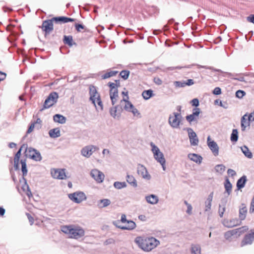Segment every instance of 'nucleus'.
I'll return each mask as SVG.
<instances>
[{
	"instance_id": "4d7b16f0",
	"label": "nucleus",
	"mask_w": 254,
	"mask_h": 254,
	"mask_svg": "<svg viewBox=\"0 0 254 254\" xmlns=\"http://www.w3.org/2000/svg\"><path fill=\"white\" fill-rule=\"evenodd\" d=\"M26 216L28 219V220L30 222L31 225H33L34 222V220L33 217L28 213H26Z\"/></svg>"
},
{
	"instance_id": "7c9ffc66",
	"label": "nucleus",
	"mask_w": 254,
	"mask_h": 254,
	"mask_svg": "<svg viewBox=\"0 0 254 254\" xmlns=\"http://www.w3.org/2000/svg\"><path fill=\"white\" fill-rule=\"evenodd\" d=\"M63 42L64 44L67 45L69 47H71L73 45L76 44L75 42H73L72 36L70 35L64 36Z\"/></svg>"
},
{
	"instance_id": "393cba45",
	"label": "nucleus",
	"mask_w": 254,
	"mask_h": 254,
	"mask_svg": "<svg viewBox=\"0 0 254 254\" xmlns=\"http://www.w3.org/2000/svg\"><path fill=\"white\" fill-rule=\"evenodd\" d=\"M146 201L151 204H156L158 202L159 199L157 195L150 194L145 196Z\"/></svg>"
},
{
	"instance_id": "f257e3e1",
	"label": "nucleus",
	"mask_w": 254,
	"mask_h": 254,
	"mask_svg": "<svg viewBox=\"0 0 254 254\" xmlns=\"http://www.w3.org/2000/svg\"><path fill=\"white\" fill-rule=\"evenodd\" d=\"M134 242L140 249L145 252L151 251L160 244L159 241L154 237H137Z\"/></svg>"
},
{
	"instance_id": "9d476101",
	"label": "nucleus",
	"mask_w": 254,
	"mask_h": 254,
	"mask_svg": "<svg viewBox=\"0 0 254 254\" xmlns=\"http://www.w3.org/2000/svg\"><path fill=\"white\" fill-rule=\"evenodd\" d=\"M53 21L54 20L52 19L45 20L43 22L41 26V28L43 31L45 32V36L48 34H50L51 32L53 30Z\"/></svg>"
},
{
	"instance_id": "aec40b11",
	"label": "nucleus",
	"mask_w": 254,
	"mask_h": 254,
	"mask_svg": "<svg viewBox=\"0 0 254 254\" xmlns=\"http://www.w3.org/2000/svg\"><path fill=\"white\" fill-rule=\"evenodd\" d=\"M222 223L223 225L228 228H232L233 227L239 225L241 224V222L239 219L235 218L231 220L224 219Z\"/></svg>"
},
{
	"instance_id": "72a5a7b5",
	"label": "nucleus",
	"mask_w": 254,
	"mask_h": 254,
	"mask_svg": "<svg viewBox=\"0 0 254 254\" xmlns=\"http://www.w3.org/2000/svg\"><path fill=\"white\" fill-rule=\"evenodd\" d=\"M142 96L145 100H148L154 96L153 90L151 89L144 90L142 93Z\"/></svg>"
},
{
	"instance_id": "5fc2aeb1",
	"label": "nucleus",
	"mask_w": 254,
	"mask_h": 254,
	"mask_svg": "<svg viewBox=\"0 0 254 254\" xmlns=\"http://www.w3.org/2000/svg\"><path fill=\"white\" fill-rule=\"evenodd\" d=\"M200 113V110L199 108H195L193 109V110H192V114L196 117H197L199 116Z\"/></svg>"
},
{
	"instance_id": "c756f323",
	"label": "nucleus",
	"mask_w": 254,
	"mask_h": 254,
	"mask_svg": "<svg viewBox=\"0 0 254 254\" xmlns=\"http://www.w3.org/2000/svg\"><path fill=\"white\" fill-rule=\"evenodd\" d=\"M53 120L55 122L61 124H64L66 122V118L60 114H56L53 117Z\"/></svg>"
},
{
	"instance_id": "6e6552de",
	"label": "nucleus",
	"mask_w": 254,
	"mask_h": 254,
	"mask_svg": "<svg viewBox=\"0 0 254 254\" xmlns=\"http://www.w3.org/2000/svg\"><path fill=\"white\" fill-rule=\"evenodd\" d=\"M68 197L70 200L77 203H79L86 199V195L82 191H76L70 193L68 194Z\"/></svg>"
},
{
	"instance_id": "1a4fd4ad",
	"label": "nucleus",
	"mask_w": 254,
	"mask_h": 254,
	"mask_svg": "<svg viewBox=\"0 0 254 254\" xmlns=\"http://www.w3.org/2000/svg\"><path fill=\"white\" fill-rule=\"evenodd\" d=\"M150 144L152 147L151 150L153 153V156L155 159L158 162H163V160L165 159L163 153L160 151L159 148L153 142H151Z\"/></svg>"
},
{
	"instance_id": "37998d69",
	"label": "nucleus",
	"mask_w": 254,
	"mask_h": 254,
	"mask_svg": "<svg viewBox=\"0 0 254 254\" xmlns=\"http://www.w3.org/2000/svg\"><path fill=\"white\" fill-rule=\"evenodd\" d=\"M52 19L56 23H66V17L65 16H59V17H55L52 18Z\"/></svg>"
},
{
	"instance_id": "680f3d73",
	"label": "nucleus",
	"mask_w": 254,
	"mask_h": 254,
	"mask_svg": "<svg viewBox=\"0 0 254 254\" xmlns=\"http://www.w3.org/2000/svg\"><path fill=\"white\" fill-rule=\"evenodd\" d=\"M225 211V207L224 206L221 209V205H219V208L218 212H219V216H220V217H223V214H224Z\"/></svg>"
},
{
	"instance_id": "3c124183",
	"label": "nucleus",
	"mask_w": 254,
	"mask_h": 254,
	"mask_svg": "<svg viewBox=\"0 0 254 254\" xmlns=\"http://www.w3.org/2000/svg\"><path fill=\"white\" fill-rule=\"evenodd\" d=\"M174 85L176 87H184L186 86L185 81H176L174 82Z\"/></svg>"
},
{
	"instance_id": "a211bd4d",
	"label": "nucleus",
	"mask_w": 254,
	"mask_h": 254,
	"mask_svg": "<svg viewBox=\"0 0 254 254\" xmlns=\"http://www.w3.org/2000/svg\"><path fill=\"white\" fill-rule=\"evenodd\" d=\"M27 147V145L26 144H23L20 148L19 149L18 151L15 154L14 157V168L15 170L19 169V162L22 150L23 148H26Z\"/></svg>"
},
{
	"instance_id": "603ef678",
	"label": "nucleus",
	"mask_w": 254,
	"mask_h": 254,
	"mask_svg": "<svg viewBox=\"0 0 254 254\" xmlns=\"http://www.w3.org/2000/svg\"><path fill=\"white\" fill-rule=\"evenodd\" d=\"M74 26L77 32H80L81 29L84 28V26L81 24L75 23Z\"/></svg>"
},
{
	"instance_id": "864d4df0",
	"label": "nucleus",
	"mask_w": 254,
	"mask_h": 254,
	"mask_svg": "<svg viewBox=\"0 0 254 254\" xmlns=\"http://www.w3.org/2000/svg\"><path fill=\"white\" fill-rule=\"evenodd\" d=\"M211 206V202L205 201V211H207L210 210Z\"/></svg>"
},
{
	"instance_id": "f704fd0d",
	"label": "nucleus",
	"mask_w": 254,
	"mask_h": 254,
	"mask_svg": "<svg viewBox=\"0 0 254 254\" xmlns=\"http://www.w3.org/2000/svg\"><path fill=\"white\" fill-rule=\"evenodd\" d=\"M224 187L228 195H230L232 191V185L228 178L225 181Z\"/></svg>"
},
{
	"instance_id": "6e6d98bb",
	"label": "nucleus",
	"mask_w": 254,
	"mask_h": 254,
	"mask_svg": "<svg viewBox=\"0 0 254 254\" xmlns=\"http://www.w3.org/2000/svg\"><path fill=\"white\" fill-rule=\"evenodd\" d=\"M192 106L197 107L199 105V101L197 98H194L191 101Z\"/></svg>"
},
{
	"instance_id": "c85d7f7f",
	"label": "nucleus",
	"mask_w": 254,
	"mask_h": 254,
	"mask_svg": "<svg viewBox=\"0 0 254 254\" xmlns=\"http://www.w3.org/2000/svg\"><path fill=\"white\" fill-rule=\"evenodd\" d=\"M247 114L244 115L241 118L242 130L244 131L247 126H250V121L247 118Z\"/></svg>"
},
{
	"instance_id": "bb28decb",
	"label": "nucleus",
	"mask_w": 254,
	"mask_h": 254,
	"mask_svg": "<svg viewBox=\"0 0 254 254\" xmlns=\"http://www.w3.org/2000/svg\"><path fill=\"white\" fill-rule=\"evenodd\" d=\"M111 203V200L107 198H104L102 199H100L98 201V206L99 208H104L106 207Z\"/></svg>"
},
{
	"instance_id": "6ab92c4d",
	"label": "nucleus",
	"mask_w": 254,
	"mask_h": 254,
	"mask_svg": "<svg viewBox=\"0 0 254 254\" xmlns=\"http://www.w3.org/2000/svg\"><path fill=\"white\" fill-rule=\"evenodd\" d=\"M137 169L138 174L141 175L143 178L147 180L151 179V176L149 174L144 166L139 164L137 165Z\"/></svg>"
},
{
	"instance_id": "473e14b6",
	"label": "nucleus",
	"mask_w": 254,
	"mask_h": 254,
	"mask_svg": "<svg viewBox=\"0 0 254 254\" xmlns=\"http://www.w3.org/2000/svg\"><path fill=\"white\" fill-rule=\"evenodd\" d=\"M241 150L246 157L248 158L251 159L253 157V154L252 152L250 151L249 148L246 146L244 145L241 147Z\"/></svg>"
},
{
	"instance_id": "8fccbe9b",
	"label": "nucleus",
	"mask_w": 254,
	"mask_h": 254,
	"mask_svg": "<svg viewBox=\"0 0 254 254\" xmlns=\"http://www.w3.org/2000/svg\"><path fill=\"white\" fill-rule=\"evenodd\" d=\"M246 95V93L243 90H239L236 92V96L239 98H242Z\"/></svg>"
},
{
	"instance_id": "49530a36",
	"label": "nucleus",
	"mask_w": 254,
	"mask_h": 254,
	"mask_svg": "<svg viewBox=\"0 0 254 254\" xmlns=\"http://www.w3.org/2000/svg\"><path fill=\"white\" fill-rule=\"evenodd\" d=\"M186 120L190 124H191L192 122L197 121V117L191 114L186 116Z\"/></svg>"
},
{
	"instance_id": "ea45409f",
	"label": "nucleus",
	"mask_w": 254,
	"mask_h": 254,
	"mask_svg": "<svg viewBox=\"0 0 254 254\" xmlns=\"http://www.w3.org/2000/svg\"><path fill=\"white\" fill-rule=\"evenodd\" d=\"M238 132L237 129H233L231 135V140L232 142H236L238 139Z\"/></svg>"
},
{
	"instance_id": "13d9d810",
	"label": "nucleus",
	"mask_w": 254,
	"mask_h": 254,
	"mask_svg": "<svg viewBox=\"0 0 254 254\" xmlns=\"http://www.w3.org/2000/svg\"><path fill=\"white\" fill-rule=\"evenodd\" d=\"M153 81L156 84L158 85H160L162 84V80L159 77H154Z\"/></svg>"
},
{
	"instance_id": "f03ea898",
	"label": "nucleus",
	"mask_w": 254,
	"mask_h": 254,
	"mask_svg": "<svg viewBox=\"0 0 254 254\" xmlns=\"http://www.w3.org/2000/svg\"><path fill=\"white\" fill-rule=\"evenodd\" d=\"M61 231L67 234L70 235V237L76 239L81 238L84 235V230L79 227H74L71 225L63 226L61 228Z\"/></svg>"
},
{
	"instance_id": "052dcab7",
	"label": "nucleus",
	"mask_w": 254,
	"mask_h": 254,
	"mask_svg": "<svg viewBox=\"0 0 254 254\" xmlns=\"http://www.w3.org/2000/svg\"><path fill=\"white\" fill-rule=\"evenodd\" d=\"M108 85L110 87V89H115L118 88L117 84H115L113 82H109L108 83Z\"/></svg>"
},
{
	"instance_id": "de8ad7c7",
	"label": "nucleus",
	"mask_w": 254,
	"mask_h": 254,
	"mask_svg": "<svg viewBox=\"0 0 254 254\" xmlns=\"http://www.w3.org/2000/svg\"><path fill=\"white\" fill-rule=\"evenodd\" d=\"M115 107L117 108V109L118 110L119 116H121V113L124 109V104L122 103V100L120 101V104Z\"/></svg>"
},
{
	"instance_id": "9b49d317",
	"label": "nucleus",
	"mask_w": 254,
	"mask_h": 254,
	"mask_svg": "<svg viewBox=\"0 0 254 254\" xmlns=\"http://www.w3.org/2000/svg\"><path fill=\"white\" fill-rule=\"evenodd\" d=\"M99 148L95 145H89L86 146L81 150V154L82 156L89 158L96 150H98Z\"/></svg>"
},
{
	"instance_id": "4be33fe9",
	"label": "nucleus",
	"mask_w": 254,
	"mask_h": 254,
	"mask_svg": "<svg viewBox=\"0 0 254 254\" xmlns=\"http://www.w3.org/2000/svg\"><path fill=\"white\" fill-rule=\"evenodd\" d=\"M247 213V208L245 204H242L241 207L239 209V220L241 221L245 219L246 215Z\"/></svg>"
},
{
	"instance_id": "f8f14e48",
	"label": "nucleus",
	"mask_w": 254,
	"mask_h": 254,
	"mask_svg": "<svg viewBox=\"0 0 254 254\" xmlns=\"http://www.w3.org/2000/svg\"><path fill=\"white\" fill-rule=\"evenodd\" d=\"M64 169H53L51 171V174L53 178L59 180L66 179V175Z\"/></svg>"
},
{
	"instance_id": "b1692460",
	"label": "nucleus",
	"mask_w": 254,
	"mask_h": 254,
	"mask_svg": "<svg viewBox=\"0 0 254 254\" xmlns=\"http://www.w3.org/2000/svg\"><path fill=\"white\" fill-rule=\"evenodd\" d=\"M188 158L191 161L197 164H200L202 160V157L195 153H190L188 154Z\"/></svg>"
},
{
	"instance_id": "09e8293b",
	"label": "nucleus",
	"mask_w": 254,
	"mask_h": 254,
	"mask_svg": "<svg viewBox=\"0 0 254 254\" xmlns=\"http://www.w3.org/2000/svg\"><path fill=\"white\" fill-rule=\"evenodd\" d=\"M110 98H113L114 96L119 97L118 89H110Z\"/></svg>"
},
{
	"instance_id": "338daca9",
	"label": "nucleus",
	"mask_w": 254,
	"mask_h": 254,
	"mask_svg": "<svg viewBox=\"0 0 254 254\" xmlns=\"http://www.w3.org/2000/svg\"><path fill=\"white\" fill-rule=\"evenodd\" d=\"M247 19L249 22L254 24V14H251L247 17Z\"/></svg>"
},
{
	"instance_id": "79ce46f5",
	"label": "nucleus",
	"mask_w": 254,
	"mask_h": 254,
	"mask_svg": "<svg viewBox=\"0 0 254 254\" xmlns=\"http://www.w3.org/2000/svg\"><path fill=\"white\" fill-rule=\"evenodd\" d=\"M114 187L117 189H122L127 187L126 183L125 182H115L114 183Z\"/></svg>"
},
{
	"instance_id": "0eeeda50",
	"label": "nucleus",
	"mask_w": 254,
	"mask_h": 254,
	"mask_svg": "<svg viewBox=\"0 0 254 254\" xmlns=\"http://www.w3.org/2000/svg\"><path fill=\"white\" fill-rule=\"evenodd\" d=\"M59 95L56 92H51L45 101L43 107L40 110L42 111L44 109L49 108L57 103Z\"/></svg>"
},
{
	"instance_id": "39448f33",
	"label": "nucleus",
	"mask_w": 254,
	"mask_h": 254,
	"mask_svg": "<svg viewBox=\"0 0 254 254\" xmlns=\"http://www.w3.org/2000/svg\"><path fill=\"white\" fill-rule=\"evenodd\" d=\"M25 156L35 161H40L42 157L39 151L31 147H26L24 152Z\"/></svg>"
},
{
	"instance_id": "20e7f679",
	"label": "nucleus",
	"mask_w": 254,
	"mask_h": 254,
	"mask_svg": "<svg viewBox=\"0 0 254 254\" xmlns=\"http://www.w3.org/2000/svg\"><path fill=\"white\" fill-rule=\"evenodd\" d=\"M89 94H90V100L94 104L95 107L96 100H97V104L98 106L101 108V110H103V104L101 101L100 94L97 92L96 87L94 85H90L89 86Z\"/></svg>"
},
{
	"instance_id": "0e129e2a",
	"label": "nucleus",
	"mask_w": 254,
	"mask_h": 254,
	"mask_svg": "<svg viewBox=\"0 0 254 254\" xmlns=\"http://www.w3.org/2000/svg\"><path fill=\"white\" fill-rule=\"evenodd\" d=\"M129 112H131L134 115V116L138 115L140 114L137 109H136L134 106L133 108L131 109Z\"/></svg>"
},
{
	"instance_id": "c9c22d12",
	"label": "nucleus",
	"mask_w": 254,
	"mask_h": 254,
	"mask_svg": "<svg viewBox=\"0 0 254 254\" xmlns=\"http://www.w3.org/2000/svg\"><path fill=\"white\" fill-rule=\"evenodd\" d=\"M191 254H201L200 246L197 244H192L191 247Z\"/></svg>"
},
{
	"instance_id": "c03bdc74",
	"label": "nucleus",
	"mask_w": 254,
	"mask_h": 254,
	"mask_svg": "<svg viewBox=\"0 0 254 254\" xmlns=\"http://www.w3.org/2000/svg\"><path fill=\"white\" fill-rule=\"evenodd\" d=\"M215 169L217 172L222 174L225 170V166L223 164L217 165L215 167Z\"/></svg>"
},
{
	"instance_id": "f3484780",
	"label": "nucleus",
	"mask_w": 254,
	"mask_h": 254,
	"mask_svg": "<svg viewBox=\"0 0 254 254\" xmlns=\"http://www.w3.org/2000/svg\"><path fill=\"white\" fill-rule=\"evenodd\" d=\"M207 145L212 152L213 155L215 156H217L219 154V147L216 143L213 140H210V137L208 136L207 139Z\"/></svg>"
},
{
	"instance_id": "a18cd8bd",
	"label": "nucleus",
	"mask_w": 254,
	"mask_h": 254,
	"mask_svg": "<svg viewBox=\"0 0 254 254\" xmlns=\"http://www.w3.org/2000/svg\"><path fill=\"white\" fill-rule=\"evenodd\" d=\"M129 73L130 72L129 70H124L121 71L120 75L122 78H123L124 80H126L128 78Z\"/></svg>"
},
{
	"instance_id": "774afa93",
	"label": "nucleus",
	"mask_w": 254,
	"mask_h": 254,
	"mask_svg": "<svg viewBox=\"0 0 254 254\" xmlns=\"http://www.w3.org/2000/svg\"><path fill=\"white\" fill-rule=\"evenodd\" d=\"M249 212L250 213H252L254 212V200L252 201L251 202V205H250Z\"/></svg>"
},
{
	"instance_id": "4468645a",
	"label": "nucleus",
	"mask_w": 254,
	"mask_h": 254,
	"mask_svg": "<svg viewBox=\"0 0 254 254\" xmlns=\"http://www.w3.org/2000/svg\"><path fill=\"white\" fill-rule=\"evenodd\" d=\"M90 175L98 183H102L105 178L104 174L101 171L96 169L91 171Z\"/></svg>"
},
{
	"instance_id": "7ed1b4c3",
	"label": "nucleus",
	"mask_w": 254,
	"mask_h": 254,
	"mask_svg": "<svg viewBox=\"0 0 254 254\" xmlns=\"http://www.w3.org/2000/svg\"><path fill=\"white\" fill-rule=\"evenodd\" d=\"M193 65H196L198 68H205V69H210V70L214 71H217V72H221V73H224L225 74V75H223L224 76H228V77H231L234 76V74H233V73H230V72H224L222 70H221V69L214 68L212 66H205V65H201L197 64H190V65H188L185 66H175V67H174V66L173 67H168V69L172 70H174V69H182L183 68H191Z\"/></svg>"
},
{
	"instance_id": "bf43d9fd",
	"label": "nucleus",
	"mask_w": 254,
	"mask_h": 254,
	"mask_svg": "<svg viewBox=\"0 0 254 254\" xmlns=\"http://www.w3.org/2000/svg\"><path fill=\"white\" fill-rule=\"evenodd\" d=\"M213 93L214 95H217L220 94L221 93V88L218 87H215L213 91Z\"/></svg>"
},
{
	"instance_id": "4c0bfd02",
	"label": "nucleus",
	"mask_w": 254,
	"mask_h": 254,
	"mask_svg": "<svg viewBox=\"0 0 254 254\" xmlns=\"http://www.w3.org/2000/svg\"><path fill=\"white\" fill-rule=\"evenodd\" d=\"M110 113L111 116L114 119H116V118H119L120 117L119 116L118 109H117V108H116L115 106L110 108Z\"/></svg>"
},
{
	"instance_id": "58836bf2",
	"label": "nucleus",
	"mask_w": 254,
	"mask_h": 254,
	"mask_svg": "<svg viewBox=\"0 0 254 254\" xmlns=\"http://www.w3.org/2000/svg\"><path fill=\"white\" fill-rule=\"evenodd\" d=\"M234 230L237 232V234H238V236H240L247 232L249 230V227L247 226H244Z\"/></svg>"
},
{
	"instance_id": "a19ab883",
	"label": "nucleus",
	"mask_w": 254,
	"mask_h": 254,
	"mask_svg": "<svg viewBox=\"0 0 254 254\" xmlns=\"http://www.w3.org/2000/svg\"><path fill=\"white\" fill-rule=\"evenodd\" d=\"M235 235H237V232L233 229L225 233L224 237L226 240H229L232 237V236Z\"/></svg>"
},
{
	"instance_id": "dca6fc26",
	"label": "nucleus",
	"mask_w": 254,
	"mask_h": 254,
	"mask_svg": "<svg viewBox=\"0 0 254 254\" xmlns=\"http://www.w3.org/2000/svg\"><path fill=\"white\" fill-rule=\"evenodd\" d=\"M254 240V229L251 230L250 233L246 235L241 242V246L251 245Z\"/></svg>"
},
{
	"instance_id": "e433bc0d",
	"label": "nucleus",
	"mask_w": 254,
	"mask_h": 254,
	"mask_svg": "<svg viewBox=\"0 0 254 254\" xmlns=\"http://www.w3.org/2000/svg\"><path fill=\"white\" fill-rule=\"evenodd\" d=\"M118 73L117 71L111 70L108 71L101 76L102 79H105L110 77L115 76Z\"/></svg>"
},
{
	"instance_id": "2eb2a0df",
	"label": "nucleus",
	"mask_w": 254,
	"mask_h": 254,
	"mask_svg": "<svg viewBox=\"0 0 254 254\" xmlns=\"http://www.w3.org/2000/svg\"><path fill=\"white\" fill-rule=\"evenodd\" d=\"M186 130L188 132V136L190 139V144L192 146L197 145L199 140L196 133L191 128H187Z\"/></svg>"
},
{
	"instance_id": "a878e982",
	"label": "nucleus",
	"mask_w": 254,
	"mask_h": 254,
	"mask_svg": "<svg viewBox=\"0 0 254 254\" xmlns=\"http://www.w3.org/2000/svg\"><path fill=\"white\" fill-rule=\"evenodd\" d=\"M247 181V179L246 176L244 175L242 177H241L237 181V182L236 186H237V189L239 190H241L242 188H243L245 186Z\"/></svg>"
},
{
	"instance_id": "5701e85b",
	"label": "nucleus",
	"mask_w": 254,
	"mask_h": 254,
	"mask_svg": "<svg viewBox=\"0 0 254 254\" xmlns=\"http://www.w3.org/2000/svg\"><path fill=\"white\" fill-rule=\"evenodd\" d=\"M128 96H127V98H124L122 100V103L124 104V109L128 112L133 108V105L128 101Z\"/></svg>"
},
{
	"instance_id": "2f4dec72",
	"label": "nucleus",
	"mask_w": 254,
	"mask_h": 254,
	"mask_svg": "<svg viewBox=\"0 0 254 254\" xmlns=\"http://www.w3.org/2000/svg\"><path fill=\"white\" fill-rule=\"evenodd\" d=\"M127 181L128 184H129L133 187H137V184L136 181L133 176L127 175Z\"/></svg>"
},
{
	"instance_id": "423d86ee",
	"label": "nucleus",
	"mask_w": 254,
	"mask_h": 254,
	"mask_svg": "<svg viewBox=\"0 0 254 254\" xmlns=\"http://www.w3.org/2000/svg\"><path fill=\"white\" fill-rule=\"evenodd\" d=\"M182 118V116L181 113L174 112L169 116L168 123L172 127L177 128L180 127Z\"/></svg>"
},
{
	"instance_id": "412c9836",
	"label": "nucleus",
	"mask_w": 254,
	"mask_h": 254,
	"mask_svg": "<svg viewBox=\"0 0 254 254\" xmlns=\"http://www.w3.org/2000/svg\"><path fill=\"white\" fill-rule=\"evenodd\" d=\"M116 223L117 222H114V225H115L117 227L120 228L122 230H131L134 229L136 227V224L134 222H133L132 220L127 221L125 226H118L116 224Z\"/></svg>"
},
{
	"instance_id": "cd10ccee",
	"label": "nucleus",
	"mask_w": 254,
	"mask_h": 254,
	"mask_svg": "<svg viewBox=\"0 0 254 254\" xmlns=\"http://www.w3.org/2000/svg\"><path fill=\"white\" fill-rule=\"evenodd\" d=\"M49 135L51 137L55 138L61 136L60 130L59 128H55L49 130Z\"/></svg>"
},
{
	"instance_id": "e2e57ef3",
	"label": "nucleus",
	"mask_w": 254,
	"mask_h": 254,
	"mask_svg": "<svg viewBox=\"0 0 254 254\" xmlns=\"http://www.w3.org/2000/svg\"><path fill=\"white\" fill-rule=\"evenodd\" d=\"M34 127L35 123H31L30 126L29 127L28 130H27V133H30V132H31L33 130Z\"/></svg>"
},
{
	"instance_id": "69168bd1",
	"label": "nucleus",
	"mask_w": 254,
	"mask_h": 254,
	"mask_svg": "<svg viewBox=\"0 0 254 254\" xmlns=\"http://www.w3.org/2000/svg\"><path fill=\"white\" fill-rule=\"evenodd\" d=\"M227 173L231 177H233L236 175V172L234 170L231 169H229L227 171Z\"/></svg>"
},
{
	"instance_id": "ddd939ff",
	"label": "nucleus",
	"mask_w": 254,
	"mask_h": 254,
	"mask_svg": "<svg viewBox=\"0 0 254 254\" xmlns=\"http://www.w3.org/2000/svg\"><path fill=\"white\" fill-rule=\"evenodd\" d=\"M20 163L21 164V171L22 172L23 179L24 180L25 183V186L27 188V195L28 197H30V195H32V194L31 191L29 190L28 186L26 184V179L24 178V177L26 176L27 174L26 159H21L20 160Z\"/></svg>"
}]
</instances>
